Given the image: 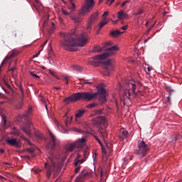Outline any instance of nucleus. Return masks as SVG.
<instances>
[{
	"instance_id": "bb28decb",
	"label": "nucleus",
	"mask_w": 182,
	"mask_h": 182,
	"mask_svg": "<svg viewBox=\"0 0 182 182\" xmlns=\"http://www.w3.org/2000/svg\"><path fill=\"white\" fill-rule=\"evenodd\" d=\"M112 36H119V35L122 34V32H120V31L119 30H115L111 32L110 33Z\"/></svg>"
},
{
	"instance_id": "ea45409f",
	"label": "nucleus",
	"mask_w": 182,
	"mask_h": 182,
	"mask_svg": "<svg viewBox=\"0 0 182 182\" xmlns=\"http://www.w3.org/2000/svg\"><path fill=\"white\" fill-rule=\"evenodd\" d=\"M26 151H28V153H34L35 149L34 148H27Z\"/></svg>"
},
{
	"instance_id": "3c124183",
	"label": "nucleus",
	"mask_w": 182,
	"mask_h": 182,
	"mask_svg": "<svg viewBox=\"0 0 182 182\" xmlns=\"http://www.w3.org/2000/svg\"><path fill=\"white\" fill-rule=\"evenodd\" d=\"M142 13H143V10H139V11L135 13L134 15L137 16V15H141Z\"/></svg>"
},
{
	"instance_id": "0e129e2a",
	"label": "nucleus",
	"mask_w": 182,
	"mask_h": 182,
	"mask_svg": "<svg viewBox=\"0 0 182 182\" xmlns=\"http://www.w3.org/2000/svg\"><path fill=\"white\" fill-rule=\"evenodd\" d=\"M97 141L99 143V144H100L102 147H103V144L102 143V141H100V139L97 140Z\"/></svg>"
},
{
	"instance_id": "a18cd8bd",
	"label": "nucleus",
	"mask_w": 182,
	"mask_h": 182,
	"mask_svg": "<svg viewBox=\"0 0 182 182\" xmlns=\"http://www.w3.org/2000/svg\"><path fill=\"white\" fill-rule=\"evenodd\" d=\"M95 106H97V105L95 104V103H91L87 105V107H88V109H90L91 107H95Z\"/></svg>"
},
{
	"instance_id": "f03ea898",
	"label": "nucleus",
	"mask_w": 182,
	"mask_h": 182,
	"mask_svg": "<svg viewBox=\"0 0 182 182\" xmlns=\"http://www.w3.org/2000/svg\"><path fill=\"white\" fill-rule=\"evenodd\" d=\"M137 82L133 80H125L124 86H122L119 84V97L121 100H126V99H130V89L132 90L134 95H137L136 93V84Z\"/></svg>"
},
{
	"instance_id": "69168bd1",
	"label": "nucleus",
	"mask_w": 182,
	"mask_h": 182,
	"mask_svg": "<svg viewBox=\"0 0 182 182\" xmlns=\"http://www.w3.org/2000/svg\"><path fill=\"white\" fill-rule=\"evenodd\" d=\"M94 139H95V140L97 141L99 140V137H97V136L94 135L93 136Z\"/></svg>"
},
{
	"instance_id": "423d86ee",
	"label": "nucleus",
	"mask_w": 182,
	"mask_h": 182,
	"mask_svg": "<svg viewBox=\"0 0 182 182\" xmlns=\"http://www.w3.org/2000/svg\"><path fill=\"white\" fill-rule=\"evenodd\" d=\"M150 150V147L144 141H141L138 142V147L136 150V154L141 157H144L149 151Z\"/></svg>"
},
{
	"instance_id": "f257e3e1",
	"label": "nucleus",
	"mask_w": 182,
	"mask_h": 182,
	"mask_svg": "<svg viewBox=\"0 0 182 182\" xmlns=\"http://www.w3.org/2000/svg\"><path fill=\"white\" fill-rule=\"evenodd\" d=\"M87 37L84 33L81 34L79 37L76 36L75 31L70 33H65L64 38L60 42L61 48L65 49V50H69L70 52H73V47L75 46H83L87 43Z\"/></svg>"
},
{
	"instance_id": "338daca9",
	"label": "nucleus",
	"mask_w": 182,
	"mask_h": 182,
	"mask_svg": "<svg viewBox=\"0 0 182 182\" xmlns=\"http://www.w3.org/2000/svg\"><path fill=\"white\" fill-rule=\"evenodd\" d=\"M4 164H5V166H6L7 167H11V164L8 163H4Z\"/></svg>"
},
{
	"instance_id": "4c0bfd02",
	"label": "nucleus",
	"mask_w": 182,
	"mask_h": 182,
	"mask_svg": "<svg viewBox=\"0 0 182 182\" xmlns=\"http://www.w3.org/2000/svg\"><path fill=\"white\" fill-rule=\"evenodd\" d=\"M49 72H50V75H52V76H53L54 77H56V79H58V80L60 79V78H59V77H58V75H56V73H55V72H53L52 70H50Z\"/></svg>"
},
{
	"instance_id": "aec40b11",
	"label": "nucleus",
	"mask_w": 182,
	"mask_h": 182,
	"mask_svg": "<svg viewBox=\"0 0 182 182\" xmlns=\"http://www.w3.org/2000/svg\"><path fill=\"white\" fill-rule=\"evenodd\" d=\"M85 113H86V110L85 109L78 110V112L75 114V119H80V117L83 116Z\"/></svg>"
},
{
	"instance_id": "6e6d98bb",
	"label": "nucleus",
	"mask_w": 182,
	"mask_h": 182,
	"mask_svg": "<svg viewBox=\"0 0 182 182\" xmlns=\"http://www.w3.org/2000/svg\"><path fill=\"white\" fill-rule=\"evenodd\" d=\"M41 171H42V170L41 169H37L34 171V174H39V173H41Z\"/></svg>"
},
{
	"instance_id": "2eb2a0df",
	"label": "nucleus",
	"mask_w": 182,
	"mask_h": 182,
	"mask_svg": "<svg viewBox=\"0 0 182 182\" xmlns=\"http://www.w3.org/2000/svg\"><path fill=\"white\" fill-rule=\"evenodd\" d=\"M98 18H99V13H95L91 16L88 26H87L88 29L89 28H90V26H92V23H93V22H96V21H97Z\"/></svg>"
},
{
	"instance_id": "e433bc0d",
	"label": "nucleus",
	"mask_w": 182,
	"mask_h": 182,
	"mask_svg": "<svg viewBox=\"0 0 182 182\" xmlns=\"http://www.w3.org/2000/svg\"><path fill=\"white\" fill-rule=\"evenodd\" d=\"M13 130H14V131L12 132V134H16V135L18 136L19 130L17 129L16 128H13Z\"/></svg>"
},
{
	"instance_id": "680f3d73",
	"label": "nucleus",
	"mask_w": 182,
	"mask_h": 182,
	"mask_svg": "<svg viewBox=\"0 0 182 182\" xmlns=\"http://www.w3.org/2000/svg\"><path fill=\"white\" fill-rule=\"evenodd\" d=\"M80 85H86V80H85L84 81H80Z\"/></svg>"
},
{
	"instance_id": "4468645a",
	"label": "nucleus",
	"mask_w": 182,
	"mask_h": 182,
	"mask_svg": "<svg viewBox=\"0 0 182 182\" xmlns=\"http://www.w3.org/2000/svg\"><path fill=\"white\" fill-rule=\"evenodd\" d=\"M97 132H98L100 136H101V137H102V139L107 137V131L106 130V128L105 127H103L102 125H98Z\"/></svg>"
},
{
	"instance_id": "72a5a7b5",
	"label": "nucleus",
	"mask_w": 182,
	"mask_h": 182,
	"mask_svg": "<svg viewBox=\"0 0 182 182\" xmlns=\"http://www.w3.org/2000/svg\"><path fill=\"white\" fill-rule=\"evenodd\" d=\"M18 35L16 31H12L11 34V39H16Z\"/></svg>"
},
{
	"instance_id": "c85d7f7f",
	"label": "nucleus",
	"mask_w": 182,
	"mask_h": 182,
	"mask_svg": "<svg viewBox=\"0 0 182 182\" xmlns=\"http://www.w3.org/2000/svg\"><path fill=\"white\" fill-rule=\"evenodd\" d=\"M71 122H72V117L70 118L67 117L66 120L65 122L66 127L70 126Z\"/></svg>"
},
{
	"instance_id": "dca6fc26",
	"label": "nucleus",
	"mask_w": 182,
	"mask_h": 182,
	"mask_svg": "<svg viewBox=\"0 0 182 182\" xmlns=\"http://www.w3.org/2000/svg\"><path fill=\"white\" fill-rule=\"evenodd\" d=\"M6 141L8 144H10V146H15L16 147H19V142H18L16 139L8 138Z\"/></svg>"
},
{
	"instance_id": "4be33fe9",
	"label": "nucleus",
	"mask_w": 182,
	"mask_h": 182,
	"mask_svg": "<svg viewBox=\"0 0 182 182\" xmlns=\"http://www.w3.org/2000/svg\"><path fill=\"white\" fill-rule=\"evenodd\" d=\"M70 17L71 19H73L74 21V22L75 23H79V22H80V21H81L80 17H79L77 16L70 15Z\"/></svg>"
},
{
	"instance_id": "393cba45",
	"label": "nucleus",
	"mask_w": 182,
	"mask_h": 182,
	"mask_svg": "<svg viewBox=\"0 0 182 182\" xmlns=\"http://www.w3.org/2000/svg\"><path fill=\"white\" fill-rule=\"evenodd\" d=\"M100 28L102 29L105 25H107V19L103 18L102 21L100 23Z\"/></svg>"
},
{
	"instance_id": "4d7b16f0",
	"label": "nucleus",
	"mask_w": 182,
	"mask_h": 182,
	"mask_svg": "<svg viewBox=\"0 0 182 182\" xmlns=\"http://www.w3.org/2000/svg\"><path fill=\"white\" fill-rule=\"evenodd\" d=\"M85 85H93V82H89V81H87V80H85Z\"/></svg>"
},
{
	"instance_id": "79ce46f5",
	"label": "nucleus",
	"mask_w": 182,
	"mask_h": 182,
	"mask_svg": "<svg viewBox=\"0 0 182 182\" xmlns=\"http://www.w3.org/2000/svg\"><path fill=\"white\" fill-rule=\"evenodd\" d=\"M36 136L38 138V139H43V134L42 133H38L36 134Z\"/></svg>"
},
{
	"instance_id": "1a4fd4ad",
	"label": "nucleus",
	"mask_w": 182,
	"mask_h": 182,
	"mask_svg": "<svg viewBox=\"0 0 182 182\" xmlns=\"http://www.w3.org/2000/svg\"><path fill=\"white\" fill-rule=\"evenodd\" d=\"M103 68L105 73V75L110 76V72L113 70V61L109 59L104 62Z\"/></svg>"
},
{
	"instance_id": "052dcab7",
	"label": "nucleus",
	"mask_w": 182,
	"mask_h": 182,
	"mask_svg": "<svg viewBox=\"0 0 182 182\" xmlns=\"http://www.w3.org/2000/svg\"><path fill=\"white\" fill-rule=\"evenodd\" d=\"M141 23H143V21H141V19L139 18L138 19V25H141Z\"/></svg>"
},
{
	"instance_id": "5fc2aeb1",
	"label": "nucleus",
	"mask_w": 182,
	"mask_h": 182,
	"mask_svg": "<svg viewBox=\"0 0 182 182\" xmlns=\"http://www.w3.org/2000/svg\"><path fill=\"white\" fill-rule=\"evenodd\" d=\"M127 28H129V26L127 25H125L122 26L121 29H122V31H127Z\"/></svg>"
},
{
	"instance_id": "bf43d9fd",
	"label": "nucleus",
	"mask_w": 182,
	"mask_h": 182,
	"mask_svg": "<svg viewBox=\"0 0 182 182\" xmlns=\"http://www.w3.org/2000/svg\"><path fill=\"white\" fill-rule=\"evenodd\" d=\"M64 80H66L65 81L66 85H69V80H68V77H65Z\"/></svg>"
},
{
	"instance_id": "603ef678",
	"label": "nucleus",
	"mask_w": 182,
	"mask_h": 182,
	"mask_svg": "<svg viewBox=\"0 0 182 182\" xmlns=\"http://www.w3.org/2000/svg\"><path fill=\"white\" fill-rule=\"evenodd\" d=\"M127 134H129V132L127 131H124L122 132V135L124 137H127Z\"/></svg>"
},
{
	"instance_id": "c9c22d12",
	"label": "nucleus",
	"mask_w": 182,
	"mask_h": 182,
	"mask_svg": "<svg viewBox=\"0 0 182 182\" xmlns=\"http://www.w3.org/2000/svg\"><path fill=\"white\" fill-rule=\"evenodd\" d=\"M95 114H102L103 113V109L95 110Z\"/></svg>"
},
{
	"instance_id": "9d476101",
	"label": "nucleus",
	"mask_w": 182,
	"mask_h": 182,
	"mask_svg": "<svg viewBox=\"0 0 182 182\" xmlns=\"http://www.w3.org/2000/svg\"><path fill=\"white\" fill-rule=\"evenodd\" d=\"M33 127V125L31 120L28 119L26 122V124H23L22 126V130L27 134V136H32V128Z\"/></svg>"
},
{
	"instance_id": "37998d69",
	"label": "nucleus",
	"mask_w": 182,
	"mask_h": 182,
	"mask_svg": "<svg viewBox=\"0 0 182 182\" xmlns=\"http://www.w3.org/2000/svg\"><path fill=\"white\" fill-rule=\"evenodd\" d=\"M62 14H63L66 16H68V15H70V13H69V11L64 10V9L62 10Z\"/></svg>"
},
{
	"instance_id": "a211bd4d",
	"label": "nucleus",
	"mask_w": 182,
	"mask_h": 182,
	"mask_svg": "<svg viewBox=\"0 0 182 182\" xmlns=\"http://www.w3.org/2000/svg\"><path fill=\"white\" fill-rule=\"evenodd\" d=\"M105 50V47H101L100 46H95L91 50L92 53H97L99 52H103Z\"/></svg>"
},
{
	"instance_id": "864d4df0",
	"label": "nucleus",
	"mask_w": 182,
	"mask_h": 182,
	"mask_svg": "<svg viewBox=\"0 0 182 182\" xmlns=\"http://www.w3.org/2000/svg\"><path fill=\"white\" fill-rule=\"evenodd\" d=\"M177 139H180V134H178L175 136V139L172 140L173 143H176V140H177Z\"/></svg>"
},
{
	"instance_id": "f3484780",
	"label": "nucleus",
	"mask_w": 182,
	"mask_h": 182,
	"mask_svg": "<svg viewBox=\"0 0 182 182\" xmlns=\"http://www.w3.org/2000/svg\"><path fill=\"white\" fill-rule=\"evenodd\" d=\"M118 19H129V14H127L124 11L122 10L117 13Z\"/></svg>"
},
{
	"instance_id": "e2e57ef3",
	"label": "nucleus",
	"mask_w": 182,
	"mask_h": 182,
	"mask_svg": "<svg viewBox=\"0 0 182 182\" xmlns=\"http://www.w3.org/2000/svg\"><path fill=\"white\" fill-rule=\"evenodd\" d=\"M102 30V28H99L97 30V32H96V34L97 35H99V33H100V31Z\"/></svg>"
},
{
	"instance_id": "6ab92c4d",
	"label": "nucleus",
	"mask_w": 182,
	"mask_h": 182,
	"mask_svg": "<svg viewBox=\"0 0 182 182\" xmlns=\"http://www.w3.org/2000/svg\"><path fill=\"white\" fill-rule=\"evenodd\" d=\"M97 124L99 126H102V124H105L106 123V119L104 117H98L95 120Z\"/></svg>"
},
{
	"instance_id": "6e6552de",
	"label": "nucleus",
	"mask_w": 182,
	"mask_h": 182,
	"mask_svg": "<svg viewBox=\"0 0 182 182\" xmlns=\"http://www.w3.org/2000/svg\"><path fill=\"white\" fill-rule=\"evenodd\" d=\"M48 133L50 136V140L48 144L47 145V147L48 149H51V150H53V149H55V147H56V146H58L60 142L59 140L56 139V136H55L53 133H52V132L48 131Z\"/></svg>"
},
{
	"instance_id": "c756f323",
	"label": "nucleus",
	"mask_w": 182,
	"mask_h": 182,
	"mask_svg": "<svg viewBox=\"0 0 182 182\" xmlns=\"http://www.w3.org/2000/svg\"><path fill=\"white\" fill-rule=\"evenodd\" d=\"M106 100V95H100L99 101L101 102V103H105Z\"/></svg>"
},
{
	"instance_id": "7c9ffc66",
	"label": "nucleus",
	"mask_w": 182,
	"mask_h": 182,
	"mask_svg": "<svg viewBox=\"0 0 182 182\" xmlns=\"http://www.w3.org/2000/svg\"><path fill=\"white\" fill-rule=\"evenodd\" d=\"M166 90L171 96V94L174 93V90L171 89V87H166Z\"/></svg>"
},
{
	"instance_id": "49530a36",
	"label": "nucleus",
	"mask_w": 182,
	"mask_h": 182,
	"mask_svg": "<svg viewBox=\"0 0 182 182\" xmlns=\"http://www.w3.org/2000/svg\"><path fill=\"white\" fill-rule=\"evenodd\" d=\"M127 4H130V1L127 0L124 3L122 4L121 6L123 8L124 6H126Z\"/></svg>"
},
{
	"instance_id": "8fccbe9b",
	"label": "nucleus",
	"mask_w": 182,
	"mask_h": 182,
	"mask_svg": "<svg viewBox=\"0 0 182 182\" xmlns=\"http://www.w3.org/2000/svg\"><path fill=\"white\" fill-rule=\"evenodd\" d=\"M170 97H171V95H169L167 97V102L169 103V105H171V99Z\"/></svg>"
},
{
	"instance_id": "f8f14e48",
	"label": "nucleus",
	"mask_w": 182,
	"mask_h": 182,
	"mask_svg": "<svg viewBox=\"0 0 182 182\" xmlns=\"http://www.w3.org/2000/svg\"><path fill=\"white\" fill-rule=\"evenodd\" d=\"M50 160L51 163L53 162V159L50 158ZM53 166H55L54 163H53L52 166H50L49 164H48V163L45 164V167L46 169V174H47L48 178H49V177H50V176H52V171L53 170Z\"/></svg>"
},
{
	"instance_id": "13d9d810",
	"label": "nucleus",
	"mask_w": 182,
	"mask_h": 182,
	"mask_svg": "<svg viewBox=\"0 0 182 182\" xmlns=\"http://www.w3.org/2000/svg\"><path fill=\"white\" fill-rule=\"evenodd\" d=\"M80 171V167H77L75 170V173H79Z\"/></svg>"
},
{
	"instance_id": "de8ad7c7",
	"label": "nucleus",
	"mask_w": 182,
	"mask_h": 182,
	"mask_svg": "<svg viewBox=\"0 0 182 182\" xmlns=\"http://www.w3.org/2000/svg\"><path fill=\"white\" fill-rule=\"evenodd\" d=\"M153 28H154V24H153L151 27H149L147 31H146V35L149 34V32L151 31V29H153Z\"/></svg>"
},
{
	"instance_id": "0eeeda50",
	"label": "nucleus",
	"mask_w": 182,
	"mask_h": 182,
	"mask_svg": "<svg viewBox=\"0 0 182 182\" xmlns=\"http://www.w3.org/2000/svg\"><path fill=\"white\" fill-rule=\"evenodd\" d=\"M86 141V136H83L82 139H79L74 143L66 146L67 151H73L75 149L80 148L82 149Z\"/></svg>"
},
{
	"instance_id": "2f4dec72",
	"label": "nucleus",
	"mask_w": 182,
	"mask_h": 182,
	"mask_svg": "<svg viewBox=\"0 0 182 182\" xmlns=\"http://www.w3.org/2000/svg\"><path fill=\"white\" fill-rule=\"evenodd\" d=\"M75 8H76V5H75L73 2H71V5L68 7V9L71 11V12H75Z\"/></svg>"
},
{
	"instance_id": "412c9836",
	"label": "nucleus",
	"mask_w": 182,
	"mask_h": 182,
	"mask_svg": "<svg viewBox=\"0 0 182 182\" xmlns=\"http://www.w3.org/2000/svg\"><path fill=\"white\" fill-rule=\"evenodd\" d=\"M95 93H97V96H100V95H106V90L103 87H100L98 88V92H95Z\"/></svg>"
},
{
	"instance_id": "a19ab883",
	"label": "nucleus",
	"mask_w": 182,
	"mask_h": 182,
	"mask_svg": "<svg viewBox=\"0 0 182 182\" xmlns=\"http://www.w3.org/2000/svg\"><path fill=\"white\" fill-rule=\"evenodd\" d=\"M106 1H106L107 5H109L110 6V5H112L115 0H106Z\"/></svg>"
},
{
	"instance_id": "9b49d317",
	"label": "nucleus",
	"mask_w": 182,
	"mask_h": 182,
	"mask_svg": "<svg viewBox=\"0 0 182 182\" xmlns=\"http://www.w3.org/2000/svg\"><path fill=\"white\" fill-rule=\"evenodd\" d=\"M90 176V173L86 171H82L81 173L77 177L76 181L77 182H83L87 177Z\"/></svg>"
},
{
	"instance_id": "c03bdc74",
	"label": "nucleus",
	"mask_w": 182,
	"mask_h": 182,
	"mask_svg": "<svg viewBox=\"0 0 182 182\" xmlns=\"http://www.w3.org/2000/svg\"><path fill=\"white\" fill-rule=\"evenodd\" d=\"M18 89H19V91L21 92V95H23V87H22V85H19L18 86Z\"/></svg>"
},
{
	"instance_id": "a878e982",
	"label": "nucleus",
	"mask_w": 182,
	"mask_h": 182,
	"mask_svg": "<svg viewBox=\"0 0 182 182\" xmlns=\"http://www.w3.org/2000/svg\"><path fill=\"white\" fill-rule=\"evenodd\" d=\"M85 161V159H75L74 165L75 167H77L79 164H82Z\"/></svg>"
},
{
	"instance_id": "58836bf2",
	"label": "nucleus",
	"mask_w": 182,
	"mask_h": 182,
	"mask_svg": "<svg viewBox=\"0 0 182 182\" xmlns=\"http://www.w3.org/2000/svg\"><path fill=\"white\" fill-rule=\"evenodd\" d=\"M23 106V102H19L18 104H17L16 105V109H22V107Z\"/></svg>"
},
{
	"instance_id": "cd10ccee",
	"label": "nucleus",
	"mask_w": 182,
	"mask_h": 182,
	"mask_svg": "<svg viewBox=\"0 0 182 182\" xmlns=\"http://www.w3.org/2000/svg\"><path fill=\"white\" fill-rule=\"evenodd\" d=\"M29 73H30L31 76L34 77V79H36V80H39V79H41V77L39 75H36L35 73H33V71H30Z\"/></svg>"
},
{
	"instance_id": "20e7f679",
	"label": "nucleus",
	"mask_w": 182,
	"mask_h": 182,
	"mask_svg": "<svg viewBox=\"0 0 182 182\" xmlns=\"http://www.w3.org/2000/svg\"><path fill=\"white\" fill-rule=\"evenodd\" d=\"M119 48L117 46H114L111 48L107 49V52L101 55H97L95 57L92 58L91 60H89V64L92 65V66H97L99 63H100V60L102 59H106V58H109L110 55H113L116 53Z\"/></svg>"
},
{
	"instance_id": "774afa93",
	"label": "nucleus",
	"mask_w": 182,
	"mask_h": 182,
	"mask_svg": "<svg viewBox=\"0 0 182 182\" xmlns=\"http://www.w3.org/2000/svg\"><path fill=\"white\" fill-rule=\"evenodd\" d=\"M147 70H148L149 72H151V67H148V68H147Z\"/></svg>"
},
{
	"instance_id": "5701e85b",
	"label": "nucleus",
	"mask_w": 182,
	"mask_h": 182,
	"mask_svg": "<svg viewBox=\"0 0 182 182\" xmlns=\"http://www.w3.org/2000/svg\"><path fill=\"white\" fill-rule=\"evenodd\" d=\"M30 114H32V108L29 107L27 111L25 112V113L22 115L23 118H28Z\"/></svg>"
},
{
	"instance_id": "ddd939ff",
	"label": "nucleus",
	"mask_w": 182,
	"mask_h": 182,
	"mask_svg": "<svg viewBox=\"0 0 182 182\" xmlns=\"http://www.w3.org/2000/svg\"><path fill=\"white\" fill-rule=\"evenodd\" d=\"M18 54H19L18 51L14 50L11 54L6 56V58L4 59V60L1 64L0 69L1 68H2V66H4V65H6V63L8 62V60H9V59H12V58H15V56H17Z\"/></svg>"
},
{
	"instance_id": "7ed1b4c3",
	"label": "nucleus",
	"mask_w": 182,
	"mask_h": 182,
	"mask_svg": "<svg viewBox=\"0 0 182 182\" xmlns=\"http://www.w3.org/2000/svg\"><path fill=\"white\" fill-rule=\"evenodd\" d=\"M97 98V93H92L91 92L74 93L72 96L66 97L64 100L65 103L70 102H77V100H85V102H92Z\"/></svg>"
},
{
	"instance_id": "39448f33",
	"label": "nucleus",
	"mask_w": 182,
	"mask_h": 182,
	"mask_svg": "<svg viewBox=\"0 0 182 182\" xmlns=\"http://www.w3.org/2000/svg\"><path fill=\"white\" fill-rule=\"evenodd\" d=\"M95 8V0H85V4L79 10L78 15L80 16H85Z\"/></svg>"
},
{
	"instance_id": "473e14b6",
	"label": "nucleus",
	"mask_w": 182,
	"mask_h": 182,
	"mask_svg": "<svg viewBox=\"0 0 182 182\" xmlns=\"http://www.w3.org/2000/svg\"><path fill=\"white\" fill-rule=\"evenodd\" d=\"M73 68L74 70H76L77 72H80L82 70V67L79 65H74L73 66Z\"/></svg>"
},
{
	"instance_id": "09e8293b",
	"label": "nucleus",
	"mask_w": 182,
	"mask_h": 182,
	"mask_svg": "<svg viewBox=\"0 0 182 182\" xmlns=\"http://www.w3.org/2000/svg\"><path fill=\"white\" fill-rule=\"evenodd\" d=\"M109 15V12L108 11H105L103 14H102V18L103 19H106V16H107Z\"/></svg>"
},
{
	"instance_id": "f704fd0d",
	"label": "nucleus",
	"mask_w": 182,
	"mask_h": 182,
	"mask_svg": "<svg viewBox=\"0 0 182 182\" xmlns=\"http://www.w3.org/2000/svg\"><path fill=\"white\" fill-rule=\"evenodd\" d=\"M59 129L62 133H66V132H68V130L63 125L59 127Z\"/></svg>"
},
{
	"instance_id": "b1692460",
	"label": "nucleus",
	"mask_w": 182,
	"mask_h": 182,
	"mask_svg": "<svg viewBox=\"0 0 182 182\" xmlns=\"http://www.w3.org/2000/svg\"><path fill=\"white\" fill-rule=\"evenodd\" d=\"M40 100L46 106V108L48 109V100L43 95H40Z\"/></svg>"
}]
</instances>
